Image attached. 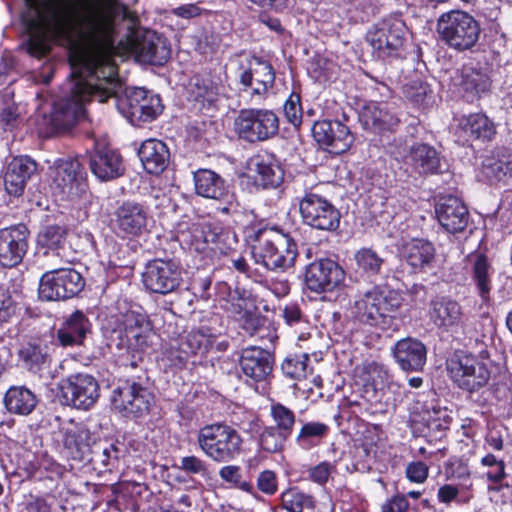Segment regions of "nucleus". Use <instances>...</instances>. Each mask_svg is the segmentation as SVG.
Listing matches in <instances>:
<instances>
[{
    "mask_svg": "<svg viewBox=\"0 0 512 512\" xmlns=\"http://www.w3.org/2000/svg\"><path fill=\"white\" fill-rule=\"evenodd\" d=\"M24 1L28 8L27 51L31 56L45 57L52 41L72 44L66 95L53 103L49 115L43 113L40 123L47 132L69 129L85 117V104L91 99L107 101V90L100 83L103 48L111 43L119 19L129 20L132 26L136 18L118 0H87L80 11L73 0Z\"/></svg>",
    "mask_w": 512,
    "mask_h": 512,
    "instance_id": "1",
    "label": "nucleus"
},
{
    "mask_svg": "<svg viewBox=\"0 0 512 512\" xmlns=\"http://www.w3.org/2000/svg\"><path fill=\"white\" fill-rule=\"evenodd\" d=\"M129 12L135 16V24L132 25L129 20L119 19L114 25V32H116V25L118 22H127L128 29L132 30L138 21L137 16L129 10ZM114 36L111 37V43L105 45L103 48V59H101L100 65V83L103 90H107V100L109 98H115L116 107L118 111L134 126H141L143 123L152 122L155 120L163 111L164 106L162 104L159 95L154 94L144 88H123V84L118 77V69L116 64L110 57V49L114 46Z\"/></svg>",
    "mask_w": 512,
    "mask_h": 512,
    "instance_id": "2",
    "label": "nucleus"
},
{
    "mask_svg": "<svg viewBox=\"0 0 512 512\" xmlns=\"http://www.w3.org/2000/svg\"><path fill=\"white\" fill-rule=\"evenodd\" d=\"M147 335L144 329L126 336L128 349H135L137 354L131 360L122 362L127 370L124 379H120L113 390L112 403L116 409L131 417H141L150 410L154 396L150 391V378L143 363L142 351L147 345Z\"/></svg>",
    "mask_w": 512,
    "mask_h": 512,
    "instance_id": "3",
    "label": "nucleus"
},
{
    "mask_svg": "<svg viewBox=\"0 0 512 512\" xmlns=\"http://www.w3.org/2000/svg\"><path fill=\"white\" fill-rule=\"evenodd\" d=\"M255 263L271 271H285L294 266L298 256L295 240L277 226H262L250 235Z\"/></svg>",
    "mask_w": 512,
    "mask_h": 512,
    "instance_id": "4",
    "label": "nucleus"
},
{
    "mask_svg": "<svg viewBox=\"0 0 512 512\" xmlns=\"http://www.w3.org/2000/svg\"><path fill=\"white\" fill-rule=\"evenodd\" d=\"M400 294L385 286L376 285L358 295L349 305L350 316L356 321L381 329H388L392 322V313L401 305Z\"/></svg>",
    "mask_w": 512,
    "mask_h": 512,
    "instance_id": "5",
    "label": "nucleus"
},
{
    "mask_svg": "<svg viewBox=\"0 0 512 512\" xmlns=\"http://www.w3.org/2000/svg\"><path fill=\"white\" fill-rule=\"evenodd\" d=\"M197 443L207 457L215 462L227 463L240 456L243 439L232 426L214 423L198 431Z\"/></svg>",
    "mask_w": 512,
    "mask_h": 512,
    "instance_id": "6",
    "label": "nucleus"
},
{
    "mask_svg": "<svg viewBox=\"0 0 512 512\" xmlns=\"http://www.w3.org/2000/svg\"><path fill=\"white\" fill-rule=\"evenodd\" d=\"M408 28L400 15H389L375 23L366 40L378 58H401L404 55Z\"/></svg>",
    "mask_w": 512,
    "mask_h": 512,
    "instance_id": "7",
    "label": "nucleus"
},
{
    "mask_svg": "<svg viewBox=\"0 0 512 512\" xmlns=\"http://www.w3.org/2000/svg\"><path fill=\"white\" fill-rule=\"evenodd\" d=\"M491 361L484 357L464 352L455 353L447 360V371L456 386L473 394L484 388L491 377Z\"/></svg>",
    "mask_w": 512,
    "mask_h": 512,
    "instance_id": "8",
    "label": "nucleus"
},
{
    "mask_svg": "<svg viewBox=\"0 0 512 512\" xmlns=\"http://www.w3.org/2000/svg\"><path fill=\"white\" fill-rule=\"evenodd\" d=\"M480 31L478 21L462 10L443 13L437 21L440 38L457 51L472 48L479 39Z\"/></svg>",
    "mask_w": 512,
    "mask_h": 512,
    "instance_id": "9",
    "label": "nucleus"
},
{
    "mask_svg": "<svg viewBox=\"0 0 512 512\" xmlns=\"http://www.w3.org/2000/svg\"><path fill=\"white\" fill-rule=\"evenodd\" d=\"M234 132L238 138L249 144H257L276 137L280 121L270 109H241L234 119Z\"/></svg>",
    "mask_w": 512,
    "mask_h": 512,
    "instance_id": "10",
    "label": "nucleus"
},
{
    "mask_svg": "<svg viewBox=\"0 0 512 512\" xmlns=\"http://www.w3.org/2000/svg\"><path fill=\"white\" fill-rule=\"evenodd\" d=\"M51 189L63 201H77L88 192L87 174L77 158H62L54 162Z\"/></svg>",
    "mask_w": 512,
    "mask_h": 512,
    "instance_id": "11",
    "label": "nucleus"
},
{
    "mask_svg": "<svg viewBox=\"0 0 512 512\" xmlns=\"http://www.w3.org/2000/svg\"><path fill=\"white\" fill-rule=\"evenodd\" d=\"M85 287L83 276L73 268H59L45 272L40 280L38 295L44 301L67 300Z\"/></svg>",
    "mask_w": 512,
    "mask_h": 512,
    "instance_id": "12",
    "label": "nucleus"
},
{
    "mask_svg": "<svg viewBox=\"0 0 512 512\" xmlns=\"http://www.w3.org/2000/svg\"><path fill=\"white\" fill-rule=\"evenodd\" d=\"M183 282L182 268L174 259L155 258L142 272V283L151 293L167 295L176 292Z\"/></svg>",
    "mask_w": 512,
    "mask_h": 512,
    "instance_id": "13",
    "label": "nucleus"
},
{
    "mask_svg": "<svg viewBox=\"0 0 512 512\" xmlns=\"http://www.w3.org/2000/svg\"><path fill=\"white\" fill-rule=\"evenodd\" d=\"M62 403L80 410H89L99 399L98 380L88 373H74L61 379L58 384Z\"/></svg>",
    "mask_w": 512,
    "mask_h": 512,
    "instance_id": "14",
    "label": "nucleus"
},
{
    "mask_svg": "<svg viewBox=\"0 0 512 512\" xmlns=\"http://www.w3.org/2000/svg\"><path fill=\"white\" fill-rule=\"evenodd\" d=\"M299 211L303 223L314 229L332 232L339 228L340 211L314 190L305 191L299 202Z\"/></svg>",
    "mask_w": 512,
    "mask_h": 512,
    "instance_id": "15",
    "label": "nucleus"
},
{
    "mask_svg": "<svg viewBox=\"0 0 512 512\" xmlns=\"http://www.w3.org/2000/svg\"><path fill=\"white\" fill-rule=\"evenodd\" d=\"M149 223V208L137 201L121 202L113 212L112 226L121 238H137L146 234Z\"/></svg>",
    "mask_w": 512,
    "mask_h": 512,
    "instance_id": "16",
    "label": "nucleus"
},
{
    "mask_svg": "<svg viewBox=\"0 0 512 512\" xmlns=\"http://www.w3.org/2000/svg\"><path fill=\"white\" fill-rule=\"evenodd\" d=\"M347 122L348 116L345 113L342 119L315 122L312 127L315 141L330 153L346 152L354 142V136Z\"/></svg>",
    "mask_w": 512,
    "mask_h": 512,
    "instance_id": "17",
    "label": "nucleus"
},
{
    "mask_svg": "<svg viewBox=\"0 0 512 512\" xmlns=\"http://www.w3.org/2000/svg\"><path fill=\"white\" fill-rule=\"evenodd\" d=\"M345 279V271L338 262L329 258H320L305 268L304 282L312 292H331Z\"/></svg>",
    "mask_w": 512,
    "mask_h": 512,
    "instance_id": "18",
    "label": "nucleus"
},
{
    "mask_svg": "<svg viewBox=\"0 0 512 512\" xmlns=\"http://www.w3.org/2000/svg\"><path fill=\"white\" fill-rule=\"evenodd\" d=\"M29 230L24 224L0 229V265L12 268L20 264L28 250Z\"/></svg>",
    "mask_w": 512,
    "mask_h": 512,
    "instance_id": "19",
    "label": "nucleus"
},
{
    "mask_svg": "<svg viewBox=\"0 0 512 512\" xmlns=\"http://www.w3.org/2000/svg\"><path fill=\"white\" fill-rule=\"evenodd\" d=\"M131 50L138 62L157 66L165 64L171 55L166 39L149 30L142 35H136L131 42Z\"/></svg>",
    "mask_w": 512,
    "mask_h": 512,
    "instance_id": "20",
    "label": "nucleus"
},
{
    "mask_svg": "<svg viewBox=\"0 0 512 512\" xmlns=\"http://www.w3.org/2000/svg\"><path fill=\"white\" fill-rule=\"evenodd\" d=\"M275 82V71L273 66L256 56L248 61V67L239 75V83L243 91H250L252 96L262 97Z\"/></svg>",
    "mask_w": 512,
    "mask_h": 512,
    "instance_id": "21",
    "label": "nucleus"
},
{
    "mask_svg": "<svg viewBox=\"0 0 512 512\" xmlns=\"http://www.w3.org/2000/svg\"><path fill=\"white\" fill-rule=\"evenodd\" d=\"M274 362V355L258 346L244 348L239 359L241 371L255 383L268 382L272 378Z\"/></svg>",
    "mask_w": 512,
    "mask_h": 512,
    "instance_id": "22",
    "label": "nucleus"
},
{
    "mask_svg": "<svg viewBox=\"0 0 512 512\" xmlns=\"http://www.w3.org/2000/svg\"><path fill=\"white\" fill-rule=\"evenodd\" d=\"M60 433L62 453L68 459L84 463L96 436L83 424L63 427Z\"/></svg>",
    "mask_w": 512,
    "mask_h": 512,
    "instance_id": "23",
    "label": "nucleus"
},
{
    "mask_svg": "<svg viewBox=\"0 0 512 512\" xmlns=\"http://www.w3.org/2000/svg\"><path fill=\"white\" fill-rule=\"evenodd\" d=\"M91 172L101 181H111L124 174L122 156L108 147H97L89 153Z\"/></svg>",
    "mask_w": 512,
    "mask_h": 512,
    "instance_id": "24",
    "label": "nucleus"
},
{
    "mask_svg": "<svg viewBox=\"0 0 512 512\" xmlns=\"http://www.w3.org/2000/svg\"><path fill=\"white\" fill-rule=\"evenodd\" d=\"M435 211L440 225L450 233L461 232L468 224V209L456 196L440 198Z\"/></svg>",
    "mask_w": 512,
    "mask_h": 512,
    "instance_id": "25",
    "label": "nucleus"
},
{
    "mask_svg": "<svg viewBox=\"0 0 512 512\" xmlns=\"http://www.w3.org/2000/svg\"><path fill=\"white\" fill-rule=\"evenodd\" d=\"M37 173V163L29 156L14 157L6 166L4 185L10 195L23 194L27 182Z\"/></svg>",
    "mask_w": 512,
    "mask_h": 512,
    "instance_id": "26",
    "label": "nucleus"
},
{
    "mask_svg": "<svg viewBox=\"0 0 512 512\" xmlns=\"http://www.w3.org/2000/svg\"><path fill=\"white\" fill-rule=\"evenodd\" d=\"M482 175L493 185L512 184V152L506 147L493 150L482 162Z\"/></svg>",
    "mask_w": 512,
    "mask_h": 512,
    "instance_id": "27",
    "label": "nucleus"
},
{
    "mask_svg": "<svg viewBox=\"0 0 512 512\" xmlns=\"http://www.w3.org/2000/svg\"><path fill=\"white\" fill-rule=\"evenodd\" d=\"M392 352L403 371H423L427 360V348L420 340L411 337L403 338L396 342Z\"/></svg>",
    "mask_w": 512,
    "mask_h": 512,
    "instance_id": "28",
    "label": "nucleus"
},
{
    "mask_svg": "<svg viewBox=\"0 0 512 512\" xmlns=\"http://www.w3.org/2000/svg\"><path fill=\"white\" fill-rule=\"evenodd\" d=\"M92 323L80 310H76L65 318L56 331L55 339L62 347H73L84 344L88 334L91 333Z\"/></svg>",
    "mask_w": 512,
    "mask_h": 512,
    "instance_id": "29",
    "label": "nucleus"
},
{
    "mask_svg": "<svg viewBox=\"0 0 512 512\" xmlns=\"http://www.w3.org/2000/svg\"><path fill=\"white\" fill-rule=\"evenodd\" d=\"M359 121L365 130L375 133L393 130L400 122L399 118L391 113L387 104L373 100L365 104L358 115Z\"/></svg>",
    "mask_w": 512,
    "mask_h": 512,
    "instance_id": "30",
    "label": "nucleus"
},
{
    "mask_svg": "<svg viewBox=\"0 0 512 512\" xmlns=\"http://www.w3.org/2000/svg\"><path fill=\"white\" fill-rule=\"evenodd\" d=\"M429 315L433 324L445 331H451L464 323L461 305L447 297L432 300Z\"/></svg>",
    "mask_w": 512,
    "mask_h": 512,
    "instance_id": "31",
    "label": "nucleus"
},
{
    "mask_svg": "<svg viewBox=\"0 0 512 512\" xmlns=\"http://www.w3.org/2000/svg\"><path fill=\"white\" fill-rule=\"evenodd\" d=\"M123 455L124 449L117 443L96 437L83 464L91 465L95 470H112Z\"/></svg>",
    "mask_w": 512,
    "mask_h": 512,
    "instance_id": "32",
    "label": "nucleus"
},
{
    "mask_svg": "<svg viewBox=\"0 0 512 512\" xmlns=\"http://www.w3.org/2000/svg\"><path fill=\"white\" fill-rule=\"evenodd\" d=\"M354 273L363 281L374 283L386 272V260L371 248H361L355 252Z\"/></svg>",
    "mask_w": 512,
    "mask_h": 512,
    "instance_id": "33",
    "label": "nucleus"
},
{
    "mask_svg": "<svg viewBox=\"0 0 512 512\" xmlns=\"http://www.w3.org/2000/svg\"><path fill=\"white\" fill-rule=\"evenodd\" d=\"M405 162L420 175L441 172V160L436 149L425 143H415L408 151Z\"/></svg>",
    "mask_w": 512,
    "mask_h": 512,
    "instance_id": "34",
    "label": "nucleus"
},
{
    "mask_svg": "<svg viewBox=\"0 0 512 512\" xmlns=\"http://www.w3.org/2000/svg\"><path fill=\"white\" fill-rule=\"evenodd\" d=\"M138 155L144 169L149 174L162 173L170 162V151L167 145L157 139L144 141L138 150Z\"/></svg>",
    "mask_w": 512,
    "mask_h": 512,
    "instance_id": "35",
    "label": "nucleus"
},
{
    "mask_svg": "<svg viewBox=\"0 0 512 512\" xmlns=\"http://www.w3.org/2000/svg\"><path fill=\"white\" fill-rule=\"evenodd\" d=\"M67 231L60 225H48L40 230L37 236V244L44 249V254L52 252L62 261L71 263L74 258L70 257L67 247Z\"/></svg>",
    "mask_w": 512,
    "mask_h": 512,
    "instance_id": "36",
    "label": "nucleus"
},
{
    "mask_svg": "<svg viewBox=\"0 0 512 512\" xmlns=\"http://www.w3.org/2000/svg\"><path fill=\"white\" fill-rule=\"evenodd\" d=\"M400 255L414 270L424 271L434 261L435 248L427 240L412 239L402 245Z\"/></svg>",
    "mask_w": 512,
    "mask_h": 512,
    "instance_id": "37",
    "label": "nucleus"
},
{
    "mask_svg": "<svg viewBox=\"0 0 512 512\" xmlns=\"http://www.w3.org/2000/svg\"><path fill=\"white\" fill-rule=\"evenodd\" d=\"M460 89L467 101H474L486 95L491 88V80L483 71L471 66L461 70Z\"/></svg>",
    "mask_w": 512,
    "mask_h": 512,
    "instance_id": "38",
    "label": "nucleus"
},
{
    "mask_svg": "<svg viewBox=\"0 0 512 512\" xmlns=\"http://www.w3.org/2000/svg\"><path fill=\"white\" fill-rule=\"evenodd\" d=\"M459 127L473 140L491 141L497 133L494 121L482 112L463 116L459 121Z\"/></svg>",
    "mask_w": 512,
    "mask_h": 512,
    "instance_id": "39",
    "label": "nucleus"
},
{
    "mask_svg": "<svg viewBox=\"0 0 512 512\" xmlns=\"http://www.w3.org/2000/svg\"><path fill=\"white\" fill-rule=\"evenodd\" d=\"M18 357L22 365L33 373L41 371L51 360L49 346L40 339L23 344L18 351Z\"/></svg>",
    "mask_w": 512,
    "mask_h": 512,
    "instance_id": "40",
    "label": "nucleus"
},
{
    "mask_svg": "<svg viewBox=\"0 0 512 512\" xmlns=\"http://www.w3.org/2000/svg\"><path fill=\"white\" fill-rule=\"evenodd\" d=\"M195 191L199 196L210 199H222L228 193L226 181L209 169L194 172Z\"/></svg>",
    "mask_w": 512,
    "mask_h": 512,
    "instance_id": "41",
    "label": "nucleus"
},
{
    "mask_svg": "<svg viewBox=\"0 0 512 512\" xmlns=\"http://www.w3.org/2000/svg\"><path fill=\"white\" fill-rule=\"evenodd\" d=\"M470 262L472 263V281L482 301L487 303L490 299V292L492 290L491 277L493 270L491 265L487 257L483 254H476L471 256Z\"/></svg>",
    "mask_w": 512,
    "mask_h": 512,
    "instance_id": "42",
    "label": "nucleus"
},
{
    "mask_svg": "<svg viewBox=\"0 0 512 512\" xmlns=\"http://www.w3.org/2000/svg\"><path fill=\"white\" fill-rule=\"evenodd\" d=\"M4 403L9 412L26 416L35 409L38 399L25 386H14L6 392Z\"/></svg>",
    "mask_w": 512,
    "mask_h": 512,
    "instance_id": "43",
    "label": "nucleus"
},
{
    "mask_svg": "<svg viewBox=\"0 0 512 512\" xmlns=\"http://www.w3.org/2000/svg\"><path fill=\"white\" fill-rule=\"evenodd\" d=\"M300 429L295 436V443L303 450L319 446L328 436L330 427L320 421H299Z\"/></svg>",
    "mask_w": 512,
    "mask_h": 512,
    "instance_id": "44",
    "label": "nucleus"
},
{
    "mask_svg": "<svg viewBox=\"0 0 512 512\" xmlns=\"http://www.w3.org/2000/svg\"><path fill=\"white\" fill-rule=\"evenodd\" d=\"M221 87L209 76H194L189 84V92L195 101L208 109L214 106Z\"/></svg>",
    "mask_w": 512,
    "mask_h": 512,
    "instance_id": "45",
    "label": "nucleus"
},
{
    "mask_svg": "<svg viewBox=\"0 0 512 512\" xmlns=\"http://www.w3.org/2000/svg\"><path fill=\"white\" fill-rule=\"evenodd\" d=\"M214 343V336L204 327L190 331L179 342V351L186 356H204Z\"/></svg>",
    "mask_w": 512,
    "mask_h": 512,
    "instance_id": "46",
    "label": "nucleus"
},
{
    "mask_svg": "<svg viewBox=\"0 0 512 512\" xmlns=\"http://www.w3.org/2000/svg\"><path fill=\"white\" fill-rule=\"evenodd\" d=\"M256 183L263 188H276L284 179L282 168L270 158L257 157L254 162Z\"/></svg>",
    "mask_w": 512,
    "mask_h": 512,
    "instance_id": "47",
    "label": "nucleus"
},
{
    "mask_svg": "<svg viewBox=\"0 0 512 512\" xmlns=\"http://www.w3.org/2000/svg\"><path fill=\"white\" fill-rule=\"evenodd\" d=\"M270 417L273 427L292 436L298 422L296 413L281 402L273 401L270 404Z\"/></svg>",
    "mask_w": 512,
    "mask_h": 512,
    "instance_id": "48",
    "label": "nucleus"
},
{
    "mask_svg": "<svg viewBox=\"0 0 512 512\" xmlns=\"http://www.w3.org/2000/svg\"><path fill=\"white\" fill-rule=\"evenodd\" d=\"M290 437L287 433L271 425L265 426L259 436V445L267 453H279L284 450Z\"/></svg>",
    "mask_w": 512,
    "mask_h": 512,
    "instance_id": "49",
    "label": "nucleus"
},
{
    "mask_svg": "<svg viewBox=\"0 0 512 512\" xmlns=\"http://www.w3.org/2000/svg\"><path fill=\"white\" fill-rule=\"evenodd\" d=\"M369 378L363 386V397L368 401L377 399L378 392L383 389L384 385L389 381L390 375L386 369L377 364L369 366Z\"/></svg>",
    "mask_w": 512,
    "mask_h": 512,
    "instance_id": "50",
    "label": "nucleus"
},
{
    "mask_svg": "<svg viewBox=\"0 0 512 512\" xmlns=\"http://www.w3.org/2000/svg\"><path fill=\"white\" fill-rule=\"evenodd\" d=\"M308 362L309 356L305 353L288 354L282 362L281 370L286 377L299 380L306 377Z\"/></svg>",
    "mask_w": 512,
    "mask_h": 512,
    "instance_id": "51",
    "label": "nucleus"
},
{
    "mask_svg": "<svg viewBox=\"0 0 512 512\" xmlns=\"http://www.w3.org/2000/svg\"><path fill=\"white\" fill-rule=\"evenodd\" d=\"M219 476L222 480L232 484L235 488L257 497L253 484L249 481L242 480L241 469L239 466H224L219 470Z\"/></svg>",
    "mask_w": 512,
    "mask_h": 512,
    "instance_id": "52",
    "label": "nucleus"
},
{
    "mask_svg": "<svg viewBox=\"0 0 512 512\" xmlns=\"http://www.w3.org/2000/svg\"><path fill=\"white\" fill-rule=\"evenodd\" d=\"M235 313L238 315L237 320L241 327L249 334H256L264 324V317L255 309L242 308L240 305L235 306Z\"/></svg>",
    "mask_w": 512,
    "mask_h": 512,
    "instance_id": "53",
    "label": "nucleus"
},
{
    "mask_svg": "<svg viewBox=\"0 0 512 512\" xmlns=\"http://www.w3.org/2000/svg\"><path fill=\"white\" fill-rule=\"evenodd\" d=\"M284 115L286 120L298 128L302 123L303 111L301 106V98L297 93H291L284 103Z\"/></svg>",
    "mask_w": 512,
    "mask_h": 512,
    "instance_id": "54",
    "label": "nucleus"
},
{
    "mask_svg": "<svg viewBox=\"0 0 512 512\" xmlns=\"http://www.w3.org/2000/svg\"><path fill=\"white\" fill-rule=\"evenodd\" d=\"M222 236V228L211 223L202 224L194 230L195 239L201 240L203 244H218Z\"/></svg>",
    "mask_w": 512,
    "mask_h": 512,
    "instance_id": "55",
    "label": "nucleus"
},
{
    "mask_svg": "<svg viewBox=\"0 0 512 512\" xmlns=\"http://www.w3.org/2000/svg\"><path fill=\"white\" fill-rule=\"evenodd\" d=\"M122 318L125 337L137 331L143 330L144 325L147 324L146 315L136 311H128L123 315Z\"/></svg>",
    "mask_w": 512,
    "mask_h": 512,
    "instance_id": "56",
    "label": "nucleus"
},
{
    "mask_svg": "<svg viewBox=\"0 0 512 512\" xmlns=\"http://www.w3.org/2000/svg\"><path fill=\"white\" fill-rule=\"evenodd\" d=\"M179 468L187 474L205 476L208 473L206 462L194 455L182 457Z\"/></svg>",
    "mask_w": 512,
    "mask_h": 512,
    "instance_id": "57",
    "label": "nucleus"
},
{
    "mask_svg": "<svg viewBox=\"0 0 512 512\" xmlns=\"http://www.w3.org/2000/svg\"><path fill=\"white\" fill-rule=\"evenodd\" d=\"M257 488L262 493L272 496L278 490L277 475L272 470H264L257 476Z\"/></svg>",
    "mask_w": 512,
    "mask_h": 512,
    "instance_id": "58",
    "label": "nucleus"
},
{
    "mask_svg": "<svg viewBox=\"0 0 512 512\" xmlns=\"http://www.w3.org/2000/svg\"><path fill=\"white\" fill-rule=\"evenodd\" d=\"M283 318L286 324L291 327L301 326L307 323L306 316L296 303H289L283 308Z\"/></svg>",
    "mask_w": 512,
    "mask_h": 512,
    "instance_id": "59",
    "label": "nucleus"
},
{
    "mask_svg": "<svg viewBox=\"0 0 512 512\" xmlns=\"http://www.w3.org/2000/svg\"><path fill=\"white\" fill-rule=\"evenodd\" d=\"M20 114L18 105L12 103L2 109L0 119L6 129H13L20 122Z\"/></svg>",
    "mask_w": 512,
    "mask_h": 512,
    "instance_id": "60",
    "label": "nucleus"
},
{
    "mask_svg": "<svg viewBox=\"0 0 512 512\" xmlns=\"http://www.w3.org/2000/svg\"><path fill=\"white\" fill-rule=\"evenodd\" d=\"M335 466L329 462H321L320 464L309 469V478L320 485L325 484Z\"/></svg>",
    "mask_w": 512,
    "mask_h": 512,
    "instance_id": "61",
    "label": "nucleus"
},
{
    "mask_svg": "<svg viewBox=\"0 0 512 512\" xmlns=\"http://www.w3.org/2000/svg\"><path fill=\"white\" fill-rule=\"evenodd\" d=\"M406 475L410 481L422 483L428 476V466L420 461L411 462L407 465Z\"/></svg>",
    "mask_w": 512,
    "mask_h": 512,
    "instance_id": "62",
    "label": "nucleus"
},
{
    "mask_svg": "<svg viewBox=\"0 0 512 512\" xmlns=\"http://www.w3.org/2000/svg\"><path fill=\"white\" fill-rule=\"evenodd\" d=\"M15 313V305L10 295L0 293V326L8 323Z\"/></svg>",
    "mask_w": 512,
    "mask_h": 512,
    "instance_id": "63",
    "label": "nucleus"
},
{
    "mask_svg": "<svg viewBox=\"0 0 512 512\" xmlns=\"http://www.w3.org/2000/svg\"><path fill=\"white\" fill-rule=\"evenodd\" d=\"M409 504L404 495H396L382 505L383 512H404Z\"/></svg>",
    "mask_w": 512,
    "mask_h": 512,
    "instance_id": "64",
    "label": "nucleus"
}]
</instances>
